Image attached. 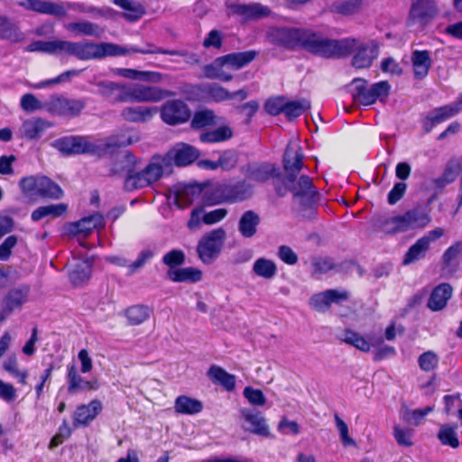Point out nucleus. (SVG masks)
Masks as SVG:
<instances>
[{"mask_svg":"<svg viewBox=\"0 0 462 462\" xmlns=\"http://www.w3.org/2000/svg\"><path fill=\"white\" fill-rule=\"evenodd\" d=\"M216 193L215 198L208 199L210 205L244 200L252 195L253 186L245 180L235 184H222L216 188Z\"/></svg>","mask_w":462,"mask_h":462,"instance_id":"9d476101","label":"nucleus"},{"mask_svg":"<svg viewBox=\"0 0 462 462\" xmlns=\"http://www.w3.org/2000/svg\"><path fill=\"white\" fill-rule=\"evenodd\" d=\"M240 414L245 421L242 425L244 430L263 438L271 436L266 420L260 411L244 408L240 410Z\"/></svg>","mask_w":462,"mask_h":462,"instance_id":"f3484780","label":"nucleus"},{"mask_svg":"<svg viewBox=\"0 0 462 462\" xmlns=\"http://www.w3.org/2000/svg\"><path fill=\"white\" fill-rule=\"evenodd\" d=\"M233 14L243 17L245 20H254L267 17L271 14V9L268 6L258 3L254 4H231L228 5Z\"/></svg>","mask_w":462,"mask_h":462,"instance_id":"b1692460","label":"nucleus"},{"mask_svg":"<svg viewBox=\"0 0 462 462\" xmlns=\"http://www.w3.org/2000/svg\"><path fill=\"white\" fill-rule=\"evenodd\" d=\"M202 189L199 185L189 184L180 186L176 191V204L179 208H184L199 196Z\"/></svg>","mask_w":462,"mask_h":462,"instance_id":"e433bc0d","label":"nucleus"},{"mask_svg":"<svg viewBox=\"0 0 462 462\" xmlns=\"http://www.w3.org/2000/svg\"><path fill=\"white\" fill-rule=\"evenodd\" d=\"M304 155L297 141H291L286 147L282 164L284 176L299 175L302 170Z\"/></svg>","mask_w":462,"mask_h":462,"instance_id":"a211bd4d","label":"nucleus"},{"mask_svg":"<svg viewBox=\"0 0 462 462\" xmlns=\"http://www.w3.org/2000/svg\"><path fill=\"white\" fill-rule=\"evenodd\" d=\"M105 221L101 214L96 213L88 217H83L78 222L69 223L65 226L66 232L73 236L83 235L88 236L94 229L104 227Z\"/></svg>","mask_w":462,"mask_h":462,"instance_id":"4be33fe9","label":"nucleus"},{"mask_svg":"<svg viewBox=\"0 0 462 462\" xmlns=\"http://www.w3.org/2000/svg\"><path fill=\"white\" fill-rule=\"evenodd\" d=\"M174 409L176 412L181 414H197L203 409L202 402L185 395L179 396L175 400Z\"/></svg>","mask_w":462,"mask_h":462,"instance_id":"c03bdc74","label":"nucleus"},{"mask_svg":"<svg viewBox=\"0 0 462 462\" xmlns=\"http://www.w3.org/2000/svg\"><path fill=\"white\" fill-rule=\"evenodd\" d=\"M138 160L131 153L125 152L120 155L111 169V174L126 176L132 175Z\"/></svg>","mask_w":462,"mask_h":462,"instance_id":"4c0bfd02","label":"nucleus"},{"mask_svg":"<svg viewBox=\"0 0 462 462\" xmlns=\"http://www.w3.org/2000/svg\"><path fill=\"white\" fill-rule=\"evenodd\" d=\"M207 375L214 384L222 386L227 392H232L236 388V376L218 365H211Z\"/></svg>","mask_w":462,"mask_h":462,"instance_id":"7c9ffc66","label":"nucleus"},{"mask_svg":"<svg viewBox=\"0 0 462 462\" xmlns=\"http://www.w3.org/2000/svg\"><path fill=\"white\" fill-rule=\"evenodd\" d=\"M314 274H325L336 267L330 257H314L311 262Z\"/></svg>","mask_w":462,"mask_h":462,"instance_id":"0e129e2a","label":"nucleus"},{"mask_svg":"<svg viewBox=\"0 0 462 462\" xmlns=\"http://www.w3.org/2000/svg\"><path fill=\"white\" fill-rule=\"evenodd\" d=\"M161 117L166 124L175 125L187 122L190 117V110L183 101L173 99L162 106Z\"/></svg>","mask_w":462,"mask_h":462,"instance_id":"dca6fc26","label":"nucleus"},{"mask_svg":"<svg viewBox=\"0 0 462 462\" xmlns=\"http://www.w3.org/2000/svg\"><path fill=\"white\" fill-rule=\"evenodd\" d=\"M348 299L346 291L327 290L314 294L310 300V305L319 312H326L332 303H339Z\"/></svg>","mask_w":462,"mask_h":462,"instance_id":"412c9836","label":"nucleus"},{"mask_svg":"<svg viewBox=\"0 0 462 462\" xmlns=\"http://www.w3.org/2000/svg\"><path fill=\"white\" fill-rule=\"evenodd\" d=\"M156 113V107L136 106L125 108L121 116L126 121L143 123L150 120Z\"/></svg>","mask_w":462,"mask_h":462,"instance_id":"c9c22d12","label":"nucleus"},{"mask_svg":"<svg viewBox=\"0 0 462 462\" xmlns=\"http://www.w3.org/2000/svg\"><path fill=\"white\" fill-rule=\"evenodd\" d=\"M102 409V402L97 399L87 405L79 406L74 413L75 424L88 425L101 412Z\"/></svg>","mask_w":462,"mask_h":462,"instance_id":"c85d7f7f","label":"nucleus"},{"mask_svg":"<svg viewBox=\"0 0 462 462\" xmlns=\"http://www.w3.org/2000/svg\"><path fill=\"white\" fill-rule=\"evenodd\" d=\"M114 3L125 11L123 16L130 22L139 20L145 13L143 5L138 2L132 0H114Z\"/></svg>","mask_w":462,"mask_h":462,"instance_id":"a18cd8bd","label":"nucleus"},{"mask_svg":"<svg viewBox=\"0 0 462 462\" xmlns=\"http://www.w3.org/2000/svg\"><path fill=\"white\" fill-rule=\"evenodd\" d=\"M19 5L27 10L44 14H58V5L43 0H20Z\"/></svg>","mask_w":462,"mask_h":462,"instance_id":"49530a36","label":"nucleus"},{"mask_svg":"<svg viewBox=\"0 0 462 462\" xmlns=\"http://www.w3.org/2000/svg\"><path fill=\"white\" fill-rule=\"evenodd\" d=\"M462 110V95L455 103L437 107L430 111L422 120V126L426 133H430L432 128L450 117H453Z\"/></svg>","mask_w":462,"mask_h":462,"instance_id":"2eb2a0df","label":"nucleus"},{"mask_svg":"<svg viewBox=\"0 0 462 462\" xmlns=\"http://www.w3.org/2000/svg\"><path fill=\"white\" fill-rule=\"evenodd\" d=\"M175 93L154 86L134 85L126 87V90L119 96L121 101L159 102L166 97H171Z\"/></svg>","mask_w":462,"mask_h":462,"instance_id":"6e6552de","label":"nucleus"},{"mask_svg":"<svg viewBox=\"0 0 462 462\" xmlns=\"http://www.w3.org/2000/svg\"><path fill=\"white\" fill-rule=\"evenodd\" d=\"M414 76L418 79L425 78L431 66V59L428 51H414L411 54Z\"/></svg>","mask_w":462,"mask_h":462,"instance_id":"f704fd0d","label":"nucleus"},{"mask_svg":"<svg viewBox=\"0 0 462 462\" xmlns=\"http://www.w3.org/2000/svg\"><path fill=\"white\" fill-rule=\"evenodd\" d=\"M439 13L434 0H414L411 4L409 23H418L423 26L433 20Z\"/></svg>","mask_w":462,"mask_h":462,"instance_id":"4468645a","label":"nucleus"},{"mask_svg":"<svg viewBox=\"0 0 462 462\" xmlns=\"http://www.w3.org/2000/svg\"><path fill=\"white\" fill-rule=\"evenodd\" d=\"M310 107V102L307 99L295 100L285 103L284 115L290 120L299 117L305 110Z\"/></svg>","mask_w":462,"mask_h":462,"instance_id":"4d7b16f0","label":"nucleus"},{"mask_svg":"<svg viewBox=\"0 0 462 462\" xmlns=\"http://www.w3.org/2000/svg\"><path fill=\"white\" fill-rule=\"evenodd\" d=\"M154 256V252L150 249L146 248L142 250L135 261L131 263L128 265V275H133L134 273H137L140 269H142L152 257Z\"/></svg>","mask_w":462,"mask_h":462,"instance_id":"052dcab7","label":"nucleus"},{"mask_svg":"<svg viewBox=\"0 0 462 462\" xmlns=\"http://www.w3.org/2000/svg\"><path fill=\"white\" fill-rule=\"evenodd\" d=\"M58 98L51 96V99L41 101L32 94H24L21 97V107L23 110L32 113L36 110L45 109L51 113H55L58 108Z\"/></svg>","mask_w":462,"mask_h":462,"instance_id":"bb28decb","label":"nucleus"},{"mask_svg":"<svg viewBox=\"0 0 462 462\" xmlns=\"http://www.w3.org/2000/svg\"><path fill=\"white\" fill-rule=\"evenodd\" d=\"M223 122V118L215 115L210 109H202L197 111L191 120V127L194 129H201L207 126L217 125Z\"/></svg>","mask_w":462,"mask_h":462,"instance_id":"a19ab883","label":"nucleus"},{"mask_svg":"<svg viewBox=\"0 0 462 462\" xmlns=\"http://www.w3.org/2000/svg\"><path fill=\"white\" fill-rule=\"evenodd\" d=\"M452 296V287L448 283H441L431 292L428 300V307L433 311H439L447 306Z\"/></svg>","mask_w":462,"mask_h":462,"instance_id":"2f4dec72","label":"nucleus"},{"mask_svg":"<svg viewBox=\"0 0 462 462\" xmlns=\"http://www.w3.org/2000/svg\"><path fill=\"white\" fill-rule=\"evenodd\" d=\"M462 169L461 160L458 158L450 159L446 164L441 177L435 180L438 187H444L456 180L459 171Z\"/></svg>","mask_w":462,"mask_h":462,"instance_id":"37998d69","label":"nucleus"},{"mask_svg":"<svg viewBox=\"0 0 462 462\" xmlns=\"http://www.w3.org/2000/svg\"><path fill=\"white\" fill-rule=\"evenodd\" d=\"M431 222L430 211L418 206L408 209L403 214L393 217H381L376 220V226L388 235L406 233L412 230H422Z\"/></svg>","mask_w":462,"mask_h":462,"instance_id":"7ed1b4c3","label":"nucleus"},{"mask_svg":"<svg viewBox=\"0 0 462 462\" xmlns=\"http://www.w3.org/2000/svg\"><path fill=\"white\" fill-rule=\"evenodd\" d=\"M257 56L255 51H246L242 52H233L218 57V63L225 64L232 69H240L253 61Z\"/></svg>","mask_w":462,"mask_h":462,"instance_id":"c756f323","label":"nucleus"},{"mask_svg":"<svg viewBox=\"0 0 462 462\" xmlns=\"http://www.w3.org/2000/svg\"><path fill=\"white\" fill-rule=\"evenodd\" d=\"M351 86L353 99L363 106H370L376 100L385 99L391 88L387 81H380L367 88V81L363 79H353Z\"/></svg>","mask_w":462,"mask_h":462,"instance_id":"423d86ee","label":"nucleus"},{"mask_svg":"<svg viewBox=\"0 0 462 462\" xmlns=\"http://www.w3.org/2000/svg\"><path fill=\"white\" fill-rule=\"evenodd\" d=\"M286 100L282 97L269 98L264 104L265 111L271 116H277L284 111Z\"/></svg>","mask_w":462,"mask_h":462,"instance_id":"338daca9","label":"nucleus"},{"mask_svg":"<svg viewBox=\"0 0 462 462\" xmlns=\"http://www.w3.org/2000/svg\"><path fill=\"white\" fill-rule=\"evenodd\" d=\"M199 157V152L195 147L186 144H177L171 151H170L164 158L173 161L175 165L182 167L191 164Z\"/></svg>","mask_w":462,"mask_h":462,"instance_id":"5701e85b","label":"nucleus"},{"mask_svg":"<svg viewBox=\"0 0 462 462\" xmlns=\"http://www.w3.org/2000/svg\"><path fill=\"white\" fill-rule=\"evenodd\" d=\"M260 216L253 210L245 211L238 221V232L244 238H251L256 233L260 225Z\"/></svg>","mask_w":462,"mask_h":462,"instance_id":"473e14b6","label":"nucleus"},{"mask_svg":"<svg viewBox=\"0 0 462 462\" xmlns=\"http://www.w3.org/2000/svg\"><path fill=\"white\" fill-rule=\"evenodd\" d=\"M361 8L360 0H349L342 3H336L333 5L332 9L335 13L343 15H351L357 13Z\"/></svg>","mask_w":462,"mask_h":462,"instance_id":"e2e57ef3","label":"nucleus"},{"mask_svg":"<svg viewBox=\"0 0 462 462\" xmlns=\"http://www.w3.org/2000/svg\"><path fill=\"white\" fill-rule=\"evenodd\" d=\"M22 192L28 196L54 198L58 193V186L46 176H27L19 181Z\"/></svg>","mask_w":462,"mask_h":462,"instance_id":"1a4fd4ad","label":"nucleus"},{"mask_svg":"<svg viewBox=\"0 0 462 462\" xmlns=\"http://www.w3.org/2000/svg\"><path fill=\"white\" fill-rule=\"evenodd\" d=\"M282 184L293 195V205L298 214L304 219L316 216L318 190L312 180L307 175L284 176Z\"/></svg>","mask_w":462,"mask_h":462,"instance_id":"f03ea898","label":"nucleus"},{"mask_svg":"<svg viewBox=\"0 0 462 462\" xmlns=\"http://www.w3.org/2000/svg\"><path fill=\"white\" fill-rule=\"evenodd\" d=\"M64 28L75 35L93 36L96 38L101 37L104 32V30L98 24L88 21L69 23L64 24Z\"/></svg>","mask_w":462,"mask_h":462,"instance_id":"72a5a7b5","label":"nucleus"},{"mask_svg":"<svg viewBox=\"0 0 462 462\" xmlns=\"http://www.w3.org/2000/svg\"><path fill=\"white\" fill-rule=\"evenodd\" d=\"M443 235L444 230L441 227H436L419 238L405 254L403 264L408 265L423 258L430 249V243L439 239Z\"/></svg>","mask_w":462,"mask_h":462,"instance_id":"ddd939ff","label":"nucleus"},{"mask_svg":"<svg viewBox=\"0 0 462 462\" xmlns=\"http://www.w3.org/2000/svg\"><path fill=\"white\" fill-rule=\"evenodd\" d=\"M27 291L15 289L11 291L5 297L3 305L10 309L12 311L21 307L26 300Z\"/></svg>","mask_w":462,"mask_h":462,"instance_id":"bf43d9fd","label":"nucleus"},{"mask_svg":"<svg viewBox=\"0 0 462 462\" xmlns=\"http://www.w3.org/2000/svg\"><path fill=\"white\" fill-rule=\"evenodd\" d=\"M139 140L140 135L137 132L129 129H121L106 140L97 141V143L100 146L101 155L110 149L128 146L137 143Z\"/></svg>","mask_w":462,"mask_h":462,"instance_id":"6ab92c4d","label":"nucleus"},{"mask_svg":"<svg viewBox=\"0 0 462 462\" xmlns=\"http://www.w3.org/2000/svg\"><path fill=\"white\" fill-rule=\"evenodd\" d=\"M433 411V407L428 406L424 409L410 410L408 408L402 409V419L408 423L419 425L426 415Z\"/></svg>","mask_w":462,"mask_h":462,"instance_id":"13d9d810","label":"nucleus"},{"mask_svg":"<svg viewBox=\"0 0 462 462\" xmlns=\"http://www.w3.org/2000/svg\"><path fill=\"white\" fill-rule=\"evenodd\" d=\"M97 87L98 88V93L101 96L115 102H122L118 97L126 90V87L125 85L113 81H99L97 83Z\"/></svg>","mask_w":462,"mask_h":462,"instance_id":"8fccbe9b","label":"nucleus"},{"mask_svg":"<svg viewBox=\"0 0 462 462\" xmlns=\"http://www.w3.org/2000/svg\"><path fill=\"white\" fill-rule=\"evenodd\" d=\"M343 40H353L355 44L348 53L340 56L338 59L348 56L354 51H356V53L352 59V65L355 68L365 69L370 67L373 60L378 55V46L374 41L359 42L355 38H344Z\"/></svg>","mask_w":462,"mask_h":462,"instance_id":"f8f14e48","label":"nucleus"},{"mask_svg":"<svg viewBox=\"0 0 462 462\" xmlns=\"http://www.w3.org/2000/svg\"><path fill=\"white\" fill-rule=\"evenodd\" d=\"M167 275L170 280L175 282H196L201 280L202 273L200 270L193 267L180 268L177 270H169Z\"/></svg>","mask_w":462,"mask_h":462,"instance_id":"79ce46f5","label":"nucleus"},{"mask_svg":"<svg viewBox=\"0 0 462 462\" xmlns=\"http://www.w3.org/2000/svg\"><path fill=\"white\" fill-rule=\"evenodd\" d=\"M226 239V231L219 227L206 233L199 241L197 254L202 263H212L219 255Z\"/></svg>","mask_w":462,"mask_h":462,"instance_id":"0eeeda50","label":"nucleus"},{"mask_svg":"<svg viewBox=\"0 0 462 462\" xmlns=\"http://www.w3.org/2000/svg\"><path fill=\"white\" fill-rule=\"evenodd\" d=\"M245 175L248 179L256 182H264L278 176L279 172L272 163H254L246 167Z\"/></svg>","mask_w":462,"mask_h":462,"instance_id":"cd10ccee","label":"nucleus"},{"mask_svg":"<svg viewBox=\"0 0 462 462\" xmlns=\"http://www.w3.org/2000/svg\"><path fill=\"white\" fill-rule=\"evenodd\" d=\"M117 48L119 50L116 51V52H119V53L116 54V56H121V55H125V54H129V53L164 54V55L180 56V57H186L189 55L188 51H186L166 50V49H162V48L158 47V46L154 45L153 43H150V42H146L144 48H138L135 46L122 47L120 45H117Z\"/></svg>","mask_w":462,"mask_h":462,"instance_id":"a878e982","label":"nucleus"},{"mask_svg":"<svg viewBox=\"0 0 462 462\" xmlns=\"http://www.w3.org/2000/svg\"><path fill=\"white\" fill-rule=\"evenodd\" d=\"M67 268L69 282L74 286L84 285L92 274V262L89 259H73Z\"/></svg>","mask_w":462,"mask_h":462,"instance_id":"aec40b11","label":"nucleus"},{"mask_svg":"<svg viewBox=\"0 0 462 462\" xmlns=\"http://www.w3.org/2000/svg\"><path fill=\"white\" fill-rule=\"evenodd\" d=\"M117 44L111 42L95 43L92 42H73L67 41H60V54L65 53L72 55L79 60H99L105 57H115Z\"/></svg>","mask_w":462,"mask_h":462,"instance_id":"39448f33","label":"nucleus"},{"mask_svg":"<svg viewBox=\"0 0 462 462\" xmlns=\"http://www.w3.org/2000/svg\"><path fill=\"white\" fill-rule=\"evenodd\" d=\"M85 106L86 103L83 99L60 97V116L76 117L80 115Z\"/></svg>","mask_w":462,"mask_h":462,"instance_id":"ea45409f","label":"nucleus"},{"mask_svg":"<svg viewBox=\"0 0 462 462\" xmlns=\"http://www.w3.org/2000/svg\"><path fill=\"white\" fill-rule=\"evenodd\" d=\"M53 124L42 118H32L23 122L22 130L28 139L39 138L47 129L51 127Z\"/></svg>","mask_w":462,"mask_h":462,"instance_id":"58836bf2","label":"nucleus"},{"mask_svg":"<svg viewBox=\"0 0 462 462\" xmlns=\"http://www.w3.org/2000/svg\"><path fill=\"white\" fill-rule=\"evenodd\" d=\"M169 166V160L161 156L153 157L144 167L137 163L132 175L126 176L124 181V188L127 191L143 189L152 185L163 175L164 170Z\"/></svg>","mask_w":462,"mask_h":462,"instance_id":"20e7f679","label":"nucleus"},{"mask_svg":"<svg viewBox=\"0 0 462 462\" xmlns=\"http://www.w3.org/2000/svg\"><path fill=\"white\" fill-rule=\"evenodd\" d=\"M99 388V383L97 378L85 380L78 374L76 366L73 365L68 371V392L70 394H77L80 392L97 391Z\"/></svg>","mask_w":462,"mask_h":462,"instance_id":"393cba45","label":"nucleus"},{"mask_svg":"<svg viewBox=\"0 0 462 462\" xmlns=\"http://www.w3.org/2000/svg\"><path fill=\"white\" fill-rule=\"evenodd\" d=\"M338 338L363 352H368L370 350V343L363 336L353 330L346 329L342 331Z\"/></svg>","mask_w":462,"mask_h":462,"instance_id":"3c124183","label":"nucleus"},{"mask_svg":"<svg viewBox=\"0 0 462 462\" xmlns=\"http://www.w3.org/2000/svg\"><path fill=\"white\" fill-rule=\"evenodd\" d=\"M266 39L277 47L294 50L300 47L322 58H339L349 52L355 42L353 40H335L305 28L271 27L266 32Z\"/></svg>","mask_w":462,"mask_h":462,"instance_id":"f257e3e1","label":"nucleus"},{"mask_svg":"<svg viewBox=\"0 0 462 462\" xmlns=\"http://www.w3.org/2000/svg\"><path fill=\"white\" fill-rule=\"evenodd\" d=\"M0 38L16 42L23 39V34L11 21L0 16Z\"/></svg>","mask_w":462,"mask_h":462,"instance_id":"5fc2aeb1","label":"nucleus"},{"mask_svg":"<svg viewBox=\"0 0 462 462\" xmlns=\"http://www.w3.org/2000/svg\"><path fill=\"white\" fill-rule=\"evenodd\" d=\"M253 272L255 275L269 280L275 276L277 266L273 261L263 257L254 263Z\"/></svg>","mask_w":462,"mask_h":462,"instance_id":"603ef678","label":"nucleus"},{"mask_svg":"<svg viewBox=\"0 0 462 462\" xmlns=\"http://www.w3.org/2000/svg\"><path fill=\"white\" fill-rule=\"evenodd\" d=\"M243 393L247 401L253 405L263 406L266 402V398L259 389H254L253 387L247 386L244 389Z\"/></svg>","mask_w":462,"mask_h":462,"instance_id":"774afa93","label":"nucleus"},{"mask_svg":"<svg viewBox=\"0 0 462 462\" xmlns=\"http://www.w3.org/2000/svg\"><path fill=\"white\" fill-rule=\"evenodd\" d=\"M185 262V254L181 250L173 249L162 257V263L167 265L169 270H177L176 267L183 264Z\"/></svg>","mask_w":462,"mask_h":462,"instance_id":"680f3d73","label":"nucleus"},{"mask_svg":"<svg viewBox=\"0 0 462 462\" xmlns=\"http://www.w3.org/2000/svg\"><path fill=\"white\" fill-rule=\"evenodd\" d=\"M202 90L209 99L215 102H222L232 99L231 92L217 83L206 84L203 86Z\"/></svg>","mask_w":462,"mask_h":462,"instance_id":"6e6d98bb","label":"nucleus"},{"mask_svg":"<svg viewBox=\"0 0 462 462\" xmlns=\"http://www.w3.org/2000/svg\"><path fill=\"white\" fill-rule=\"evenodd\" d=\"M151 313L152 310L148 306L134 305L125 310V316L129 325L136 326L147 320Z\"/></svg>","mask_w":462,"mask_h":462,"instance_id":"de8ad7c7","label":"nucleus"},{"mask_svg":"<svg viewBox=\"0 0 462 462\" xmlns=\"http://www.w3.org/2000/svg\"><path fill=\"white\" fill-rule=\"evenodd\" d=\"M418 363L421 370L430 372L438 365L439 359L434 352L427 351L419 356Z\"/></svg>","mask_w":462,"mask_h":462,"instance_id":"69168bd1","label":"nucleus"},{"mask_svg":"<svg viewBox=\"0 0 462 462\" xmlns=\"http://www.w3.org/2000/svg\"><path fill=\"white\" fill-rule=\"evenodd\" d=\"M233 136V130L228 125H221L214 130L200 134L199 140L202 143H221L229 140Z\"/></svg>","mask_w":462,"mask_h":462,"instance_id":"09e8293b","label":"nucleus"},{"mask_svg":"<svg viewBox=\"0 0 462 462\" xmlns=\"http://www.w3.org/2000/svg\"><path fill=\"white\" fill-rule=\"evenodd\" d=\"M457 425L443 424L440 426L438 439L442 445L450 446L451 448H457L459 440L457 435Z\"/></svg>","mask_w":462,"mask_h":462,"instance_id":"864d4df0","label":"nucleus"},{"mask_svg":"<svg viewBox=\"0 0 462 462\" xmlns=\"http://www.w3.org/2000/svg\"><path fill=\"white\" fill-rule=\"evenodd\" d=\"M60 152L66 155L89 153L100 156V146L89 137L66 135L60 138Z\"/></svg>","mask_w":462,"mask_h":462,"instance_id":"9b49d317","label":"nucleus"}]
</instances>
